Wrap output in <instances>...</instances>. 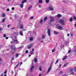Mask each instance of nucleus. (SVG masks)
I'll use <instances>...</instances> for the list:
<instances>
[{
	"label": "nucleus",
	"mask_w": 76,
	"mask_h": 76,
	"mask_svg": "<svg viewBox=\"0 0 76 76\" xmlns=\"http://www.w3.org/2000/svg\"><path fill=\"white\" fill-rule=\"evenodd\" d=\"M74 70H75V72H76V66L74 67Z\"/></svg>",
	"instance_id": "nucleus-51"
},
{
	"label": "nucleus",
	"mask_w": 76,
	"mask_h": 76,
	"mask_svg": "<svg viewBox=\"0 0 76 76\" xmlns=\"http://www.w3.org/2000/svg\"><path fill=\"white\" fill-rule=\"evenodd\" d=\"M40 23L41 24H42V20H41L40 21Z\"/></svg>",
	"instance_id": "nucleus-28"
},
{
	"label": "nucleus",
	"mask_w": 76,
	"mask_h": 76,
	"mask_svg": "<svg viewBox=\"0 0 76 76\" xmlns=\"http://www.w3.org/2000/svg\"><path fill=\"white\" fill-rule=\"evenodd\" d=\"M73 18L74 19V20H76V17L74 16Z\"/></svg>",
	"instance_id": "nucleus-32"
},
{
	"label": "nucleus",
	"mask_w": 76,
	"mask_h": 76,
	"mask_svg": "<svg viewBox=\"0 0 76 76\" xmlns=\"http://www.w3.org/2000/svg\"><path fill=\"white\" fill-rule=\"evenodd\" d=\"M30 54L32 55V54H34V53H33V52L31 51L30 52Z\"/></svg>",
	"instance_id": "nucleus-34"
},
{
	"label": "nucleus",
	"mask_w": 76,
	"mask_h": 76,
	"mask_svg": "<svg viewBox=\"0 0 76 76\" xmlns=\"http://www.w3.org/2000/svg\"><path fill=\"white\" fill-rule=\"evenodd\" d=\"M42 38L43 39H44V38H45V36H44V35H43L42 36Z\"/></svg>",
	"instance_id": "nucleus-35"
},
{
	"label": "nucleus",
	"mask_w": 76,
	"mask_h": 76,
	"mask_svg": "<svg viewBox=\"0 0 76 76\" xmlns=\"http://www.w3.org/2000/svg\"><path fill=\"white\" fill-rule=\"evenodd\" d=\"M22 62H21L20 63V65H22Z\"/></svg>",
	"instance_id": "nucleus-62"
},
{
	"label": "nucleus",
	"mask_w": 76,
	"mask_h": 76,
	"mask_svg": "<svg viewBox=\"0 0 76 76\" xmlns=\"http://www.w3.org/2000/svg\"><path fill=\"white\" fill-rule=\"evenodd\" d=\"M41 42H42V43H43V42H44V41H41Z\"/></svg>",
	"instance_id": "nucleus-61"
},
{
	"label": "nucleus",
	"mask_w": 76,
	"mask_h": 76,
	"mask_svg": "<svg viewBox=\"0 0 76 76\" xmlns=\"http://www.w3.org/2000/svg\"><path fill=\"white\" fill-rule=\"evenodd\" d=\"M61 67V64H60L58 66V68H60Z\"/></svg>",
	"instance_id": "nucleus-36"
},
{
	"label": "nucleus",
	"mask_w": 76,
	"mask_h": 76,
	"mask_svg": "<svg viewBox=\"0 0 76 76\" xmlns=\"http://www.w3.org/2000/svg\"><path fill=\"white\" fill-rule=\"evenodd\" d=\"M19 62H18V64L16 66H15L14 67L15 69V68H16V67H18V66L19 65Z\"/></svg>",
	"instance_id": "nucleus-24"
},
{
	"label": "nucleus",
	"mask_w": 76,
	"mask_h": 76,
	"mask_svg": "<svg viewBox=\"0 0 76 76\" xmlns=\"http://www.w3.org/2000/svg\"><path fill=\"white\" fill-rule=\"evenodd\" d=\"M55 49H54L53 50H52V53H54V51H55Z\"/></svg>",
	"instance_id": "nucleus-44"
},
{
	"label": "nucleus",
	"mask_w": 76,
	"mask_h": 76,
	"mask_svg": "<svg viewBox=\"0 0 76 76\" xmlns=\"http://www.w3.org/2000/svg\"><path fill=\"white\" fill-rule=\"evenodd\" d=\"M58 60L56 61V62L55 63V64H57V63H58Z\"/></svg>",
	"instance_id": "nucleus-42"
},
{
	"label": "nucleus",
	"mask_w": 76,
	"mask_h": 76,
	"mask_svg": "<svg viewBox=\"0 0 76 76\" xmlns=\"http://www.w3.org/2000/svg\"><path fill=\"white\" fill-rule=\"evenodd\" d=\"M73 21V19L72 18H71L69 19L70 22H72Z\"/></svg>",
	"instance_id": "nucleus-29"
},
{
	"label": "nucleus",
	"mask_w": 76,
	"mask_h": 76,
	"mask_svg": "<svg viewBox=\"0 0 76 76\" xmlns=\"http://www.w3.org/2000/svg\"><path fill=\"white\" fill-rule=\"evenodd\" d=\"M34 18V17H30V19H33Z\"/></svg>",
	"instance_id": "nucleus-39"
},
{
	"label": "nucleus",
	"mask_w": 76,
	"mask_h": 76,
	"mask_svg": "<svg viewBox=\"0 0 76 76\" xmlns=\"http://www.w3.org/2000/svg\"><path fill=\"white\" fill-rule=\"evenodd\" d=\"M6 73H7V71L6 70L4 72V74H6Z\"/></svg>",
	"instance_id": "nucleus-41"
},
{
	"label": "nucleus",
	"mask_w": 76,
	"mask_h": 76,
	"mask_svg": "<svg viewBox=\"0 0 76 76\" xmlns=\"http://www.w3.org/2000/svg\"><path fill=\"white\" fill-rule=\"evenodd\" d=\"M24 3V1L23 0L22 1V4H23V3Z\"/></svg>",
	"instance_id": "nucleus-53"
},
{
	"label": "nucleus",
	"mask_w": 76,
	"mask_h": 76,
	"mask_svg": "<svg viewBox=\"0 0 76 76\" xmlns=\"http://www.w3.org/2000/svg\"><path fill=\"white\" fill-rule=\"evenodd\" d=\"M65 44L66 45H67V42L65 41Z\"/></svg>",
	"instance_id": "nucleus-52"
},
{
	"label": "nucleus",
	"mask_w": 76,
	"mask_h": 76,
	"mask_svg": "<svg viewBox=\"0 0 76 76\" xmlns=\"http://www.w3.org/2000/svg\"><path fill=\"white\" fill-rule=\"evenodd\" d=\"M59 22H60V23L62 25H64V21L63 20H60L59 21Z\"/></svg>",
	"instance_id": "nucleus-2"
},
{
	"label": "nucleus",
	"mask_w": 76,
	"mask_h": 76,
	"mask_svg": "<svg viewBox=\"0 0 76 76\" xmlns=\"http://www.w3.org/2000/svg\"><path fill=\"white\" fill-rule=\"evenodd\" d=\"M70 72H72V71H73V68H71L70 69H69Z\"/></svg>",
	"instance_id": "nucleus-22"
},
{
	"label": "nucleus",
	"mask_w": 76,
	"mask_h": 76,
	"mask_svg": "<svg viewBox=\"0 0 76 76\" xmlns=\"http://www.w3.org/2000/svg\"><path fill=\"white\" fill-rule=\"evenodd\" d=\"M30 41H32L33 40V37H31L30 38Z\"/></svg>",
	"instance_id": "nucleus-27"
},
{
	"label": "nucleus",
	"mask_w": 76,
	"mask_h": 76,
	"mask_svg": "<svg viewBox=\"0 0 76 76\" xmlns=\"http://www.w3.org/2000/svg\"><path fill=\"white\" fill-rule=\"evenodd\" d=\"M23 1H24V2L25 3H26V2H27V1H26V0H23Z\"/></svg>",
	"instance_id": "nucleus-47"
},
{
	"label": "nucleus",
	"mask_w": 76,
	"mask_h": 76,
	"mask_svg": "<svg viewBox=\"0 0 76 76\" xmlns=\"http://www.w3.org/2000/svg\"><path fill=\"white\" fill-rule=\"evenodd\" d=\"M46 10H47V11H48L49 10H49V8H47L46 9Z\"/></svg>",
	"instance_id": "nucleus-43"
},
{
	"label": "nucleus",
	"mask_w": 76,
	"mask_h": 76,
	"mask_svg": "<svg viewBox=\"0 0 76 76\" xmlns=\"http://www.w3.org/2000/svg\"><path fill=\"white\" fill-rule=\"evenodd\" d=\"M39 3H42V0H39Z\"/></svg>",
	"instance_id": "nucleus-21"
},
{
	"label": "nucleus",
	"mask_w": 76,
	"mask_h": 76,
	"mask_svg": "<svg viewBox=\"0 0 76 76\" xmlns=\"http://www.w3.org/2000/svg\"><path fill=\"white\" fill-rule=\"evenodd\" d=\"M34 62L35 63H37V58H34Z\"/></svg>",
	"instance_id": "nucleus-16"
},
{
	"label": "nucleus",
	"mask_w": 76,
	"mask_h": 76,
	"mask_svg": "<svg viewBox=\"0 0 76 76\" xmlns=\"http://www.w3.org/2000/svg\"><path fill=\"white\" fill-rule=\"evenodd\" d=\"M26 53H28V50H26Z\"/></svg>",
	"instance_id": "nucleus-49"
},
{
	"label": "nucleus",
	"mask_w": 76,
	"mask_h": 76,
	"mask_svg": "<svg viewBox=\"0 0 76 76\" xmlns=\"http://www.w3.org/2000/svg\"><path fill=\"white\" fill-rule=\"evenodd\" d=\"M49 9L50 11L52 10L53 11L54 10V9H53V7L50 6L49 7Z\"/></svg>",
	"instance_id": "nucleus-8"
},
{
	"label": "nucleus",
	"mask_w": 76,
	"mask_h": 76,
	"mask_svg": "<svg viewBox=\"0 0 76 76\" xmlns=\"http://www.w3.org/2000/svg\"><path fill=\"white\" fill-rule=\"evenodd\" d=\"M60 73L61 75V74L63 73V72L62 71H61L60 72Z\"/></svg>",
	"instance_id": "nucleus-38"
},
{
	"label": "nucleus",
	"mask_w": 76,
	"mask_h": 76,
	"mask_svg": "<svg viewBox=\"0 0 76 76\" xmlns=\"http://www.w3.org/2000/svg\"><path fill=\"white\" fill-rule=\"evenodd\" d=\"M68 64H65L64 65V67H67V66Z\"/></svg>",
	"instance_id": "nucleus-20"
},
{
	"label": "nucleus",
	"mask_w": 76,
	"mask_h": 76,
	"mask_svg": "<svg viewBox=\"0 0 76 76\" xmlns=\"http://www.w3.org/2000/svg\"><path fill=\"white\" fill-rule=\"evenodd\" d=\"M14 9H15V8L12 7V10H14Z\"/></svg>",
	"instance_id": "nucleus-54"
},
{
	"label": "nucleus",
	"mask_w": 76,
	"mask_h": 76,
	"mask_svg": "<svg viewBox=\"0 0 76 76\" xmlns=\"http://www.w3.org/2000/svg\"><path fill=\"white\" fill-rule=\"evenodd\" d=\"M6 39H8V37H6Z\"/></svg>",
	"instance_id": "nucleus-60"
},
{
	"label": "nucleus",
	"mask_w": 76,
	"mask_h": 76,
	"mask_svg": "<svg viewBox=\"0 0 76 76\" xmlns=\"http://www.w3.org/2000/svg\"><path fill=\"white\" fill-rule=\"evenodd\" d=\"M23 24H22L20 25V29H22L23 28Z\"/></svg>",
	"instance_id": "nucleus-9"
},
{
	"label": "nucleus",
	"mask_w": 76,
	"mask_h": 76,
	"mask_svg": "<svg viewBox=\"0 0 76 76\" xmlns=\"http://www.w3.org/2000/svg\"><path fill=\"white\" fill-rule=\"evenodd\" d=\"M47 17H46L44 19V21H46V20H47Z\"/></svg>",
	"instance_id": "nucleus-30"
},
{
	"label": "nucleus",
	"mask_w": 76,
	"mask_h": 76,
	"mask_svg": "<svg viewBox=\"0 0 76 76\" xmlns=\"http://www.w3.org/2000/svg\"><path fill=\"white\" fill-rule=\"evenodd\" d=\"M49 1H50V0H46V3H49Z\"/></svg>",
	"instance_id": "nucleus-25"
},
{
	"label": "nucleus",
	"mask_w": 76,
	"mask_h": 76,
	"mask_svg": "<svg viewBox=\"0 0 76 76\" xmlns=\"http://www.w3.org/2000/svg\"><path fill=\"white\" fill-rule=\"evenodd\" d=\"M32 52H33V51H34V48H32V51H31Z\"/></svg>",
	"instance_id": "nucleus-50"
},
{
	"label": "nucleus",
	"mask_w": 76,
	"mask_h": 76,
	"mask_svg": "<svg viewBox=\"0 0 76 76\" xmlns=\"http://www.w3.org/2000/svg\"><path fill=\"white\" fill-rule=\"evenodd\" d=\"M18 56H19V54H18V53L16 54V57H17Z\"/></svg>",
	"instance_id": "nucleus-40"
},
{
	"label": "nucleus",
	"mask_w": 76,
	"mask_h": 76,
	"mask_svg": "<svg viewBox=\"0 0 76 76\" xmlns=\"http://www.w3.org/2000/svg\"><path fill=\"white\" fill-rule=\"evenodd\" d=\"M71 74H72V75H74V73H73V72H72L71 73Z\"/></svg>",
	"instance_id": "nucleus-57"
},
{
	"label": "nucleus",
	"mask_w": 76,
	"mask_h": 76,
	"mask_svg": "<svg viewBox=\"0 0 76 76\" xmlns=\"http://www.w3.org/2000/svg\"><path fill=\"white\" fill-rule=\"evenodd\" d=\"M57 16L58 18H60L61 17V15L60 14H58L57 15Z\"/></svg>",
	"instance_id": "nucleus-15"
},
{
	"label": "nucleus",
	"mask_w": 76,
	"mask_h": 76,
	"mask_svg": "<svg viewBox=\"0 0 76 76\" xmlns=\"http://www.w3.org/2000/svg\"><path fill=\"white\" fill-rule=\"evenodd\" d=\"M19 34L20 35H21V36H23V33L22 30H20V31Z\"/></svg>",
	"instance_id": "nucleus-10"
},
{
	"label": "nucleus",
	"mask_w": 76,
	"mask_h": 76,
	"mask_svg": "<svg viewBox=\"0 0 76 76\" xmlns=\"http://www.w3.org/2000/svg\"><path fill=\"white\" fill-rule=\"evenodd\" d=\"M11 73L12 75H13V71H11Z\"/></svg>",
	"instance_id": "nucleus-45"
},
{
	"label": "nucleus",
	"mask_w": 76,
	"mask_h": 76,
	"mask_svg": "<svg viewBox=\"0 0 76 76\" xmlns=\"http://www.w3.org/2000/svg\"><path fill=\"white\" fill-rule=\"evenodd\" d=\"M48 36H50L51 34V30L50 29L48 30Z\"/></svg>",
	"instance_id": "nucleus-7"
},
{
	"label": "nucleus",
	"mask_w": 76,
	"mask_h": 76,
	"mask_svg": "<svg viewBox=\"0 0 76 76\" xmlns=\"http://www.w3.org/2000/svg\"><path fill=\"white\" fill-rule=\"evenodd\" d=\"M62 2H63V3H66V1H62Z\"/></svg>",
	"instance_id": "nucleus-59"
},
{
	"label": "nucleus",
	"mask_w": 76,
	"mask_h": 76,
	"mask_svg": "<svg viewBox=\"0 0 76 76\" xmlns=\"http://www.w3.org/2000/svg\"><path fill=\"white\" fill-rule=\"evenodd\" d=\"M59 33L58 32H57L56 31H54V34L55 35H57V34H58Z\"/></svg>",
	"instance_id": "nucleus-14"
},
{
	"label": "nucleus",
	"mask_w": 76,
	"mask_h": 76,
	"mask_svg": "<svg viewBox=\"0 0 76 76\" xmlns=\"http://www.w3.org/2000/svg\"><path fill=\"white\" fill-rule=\"evenodd\" d=\"M9 10H10L9 8L7 9L6 10L7 12H9Z\"/></svg>",
	"instance_id": "nucleus-37"
},
{
	"label": "nucleus",
	"mask_w": 76,
	"mask_h": 76,
	"mask_svg": "<svg viewBox=\"0 0 76 76\" xmlns=\"http://www.w3.org/2000/svg\"><path fill=\"white\" fill-rule=\"evenodd\" d=\"M66 58H67V56H65V57L63 59V61H64V60H66Z\"/></svg>",
	"instance_id": "nucleus-17"
},
{
	"label": "nucleus",
	"mask_w": 76,
	"mask_h": 76,
	"mask_svg": "<svg viewBox=\"0 0 76 76\" xmlns=\"http://www.w3.org/2000/svg\"><path fill=\"white\" fill-rule=\"evenodd\" d=\"M9 27H10V25H8L7 26V28H9Z\"/></svg>",
	"instance_id": "nucleus-55"
},
{
	"label": "nucleus",
	"mask_w": 76,
	"mask_h": 76,
	"mask_svg": "<svg viewBox=\"0 0 76 76\" xmlns=\"http://www.w3.org/2000/svg\"><path fill=\"white\" fill-rule=\"evenodd\" d=\"M20 7L21 8H22L23 7V4H20Z\"/></svg>",
	"instance_id": "nucleus-26"
},
{
	"label": "nucleus",
	"mask_w": 76,
	"mask_h": 76,
	"mask_svg": "<svg viewBox=\"0 0 76 76\" xmlns=\"http://www.w3.org/2000/svg\"><path fill=\"white\" fill-rule=\"evenodd\" d=\"M50 22H54V17H51L50 18Z\"/></svg>",
	"instance_id": "nucleus-5"
},
{
	"label": "nucleus",
	"mask_w": 76,
	"mask_h": 76,
	"mask_svg": "<svg viewBox=\"0 0 76 76\" xmlns=\"http://www.w3.org/2000/svg\"><path fill=\"white\" fill-rule=\"evenodd\" d=\"M39 76H41V74H39Z\"/></svg>",
	"instance_id": "nucleus-64"
},
{
	"label": "nucleus",
	"mask_w": 76,
	"mask_h": 76,
	"mask_svg": "<svg viewBox=\"0 0 76 76\" xmlns=\"http://www.w3.org/2000/svg\"><path fill=\"white\" fill-rule=\"evenodd\" d=\"M6 36V35L5 34H4L3 36V37H5Z\"/></svg>",
	"instance_id": "nucleus-46"
},
{
	"label": "nucleus",
	"mask_w": 76,
	"mask_h": 76,
	"mask_svg": "<svg viewBox=\"0 0 76 76\" xmlns=\"http://www.w3.org/2000/svg\"><path fill=\"white\" fill-rule=\"evenodd\" d=\"M23 46H22L21 47H19L18 48H15V46H11V49L12 50H14V51H15V50H16V49H17L18 50H19V49H21V48H23Z\"/></svg>",
	"instance_id": "nucleus-1"
},
{
	"label": "nucleus",
	"mask_w": 76,
	"mask_h": 76,
	"mask_svg": "<svg viewBox=\"0 0 76 76\" xmlns=\"http://www.w3.org/2000/svg\"><path fill=\"white\" fill-rule=\"evenodd\" d=\"M13 42L15 43V44H17L19 43V42L18 41L17 39H14L13 41Z\"/></svg>",
	"instance_id": "nucleus-6"
},
{
	"label": "nucleus",
	"mask_w": 76,
	"mask_h": 76,
	"mask_svg": "<svg viewBox=\"0 0 76 76\" xmlns=\"http://www.w3.org/2000/svg\"><path fill=\"white\" fill-rule=\"evenodd\" d=\"M31 47H32V44H30L28 46L27 48H28V49H30V48H31Z\"/></svg>",
	"instance_id": "nucleus-11"
},
{
	"label": "nucleus",
	"mask_w": 76,
	"mask_h": 76,
	"mask_svg": "<svg viewBox=\"0 0 76 76\" xmlns=\"http://www.w3.org/2000/svg\"><path fill=\"white\" fill-rule=\"evenodd\" d=\"M39 69L40 71H41V70H42V67H41V66H39Z\"/></svg>",
	"instance_id": "nucleus-18"
},
{
	"label": "nucleus",
	"mask_w": 76,
	"mask_h": 76,
	"mask_svg": "<svg viewBox=\"0 0 76 76\" xmlns=\"http://www.w3.org/2000/svg\"><path fill=\"white\" fill-rule=\"evenodd\" d=\"M70 51H71L70 50H69L68 51V53H70Z\"/></svg>",
	"instance_id": "nucleus-56"
},
{
	"label": "nucleus",
	"mask_w": 76,
	"mask_h": 76,
	"mask_svg": "<svg viewBox=\"0 0 76 76\" xmlns=\"http://www.w3.org/2000/svg\"><path fill=\"white\" fill-rule=\"evenodd\" d=\"M34 66H33L31 67L30 69V70H31V72H32V70H33V69H34Z\"/></svg>",
	"instance_id": "nucleus-13"
},
{
	"label": "nucleus",
	"mask_w": 76,
	"mask_h": 76,
	"mask_svg": "<svg viewBox=\"0 0 76 76\" xmlns=\"http://www.w3.org/2000/svg\"><path fill=\"white\" fill-rule=\"evenodd\" d=\"M6 17V15L4 13H3L2 14V17H3V18H4V17Z\"/></svg>",
	"instance_id": "nucleus-23"
},
{
	"label": "nucleus",
	"mask_w": 76,
	"mask_h": 76,
	"mask_svg": "<svg viewBox=\"0 0 76 76\" xmlns=\"http://www.w3.org/2000/svg\"><path fill=\"white\" fill-rule=\"evenodd\" d=\"M52 64H53V62L51 63V64L50 66V67L48 69V72H47V73H48L50 71V70H51V69L52 68Z\"/></svg>",
	"instance_id": "nucleus-3"
},
{
	"label": "nucleus",
	"mask_w": 76,
	"mask_h": 76,
	"mask_svg": "<svg viewBox=\"0 0 76 76\" xmlns=\"http://www.w3.org/2000/svg\"><path fill=\"white\" fill-rule=\"evenodd\" d=\"M14 35H18L19 33L18 32H14L13 33Z\"/></svg>",
	"instance_id": "nucleus-12"
},
{
	"label": "nucleus",
	"mask_w": 76,
	"mask_h": 76,
	"mask_svg": "<svg viewBox=\"0 0 76 76\" xmlns=\"http://www.w3.org/2000/svg\"><path fill=\"white\" fill-rule=\"evenodd\" d=\"M32 6H30L29 7H28V11L29 10H30V9H31V8H32Z\"/></svg>",
	"instance_id": "nucleus-19"
},
{
	"label": "nucleus",
	"mask_w": 76,
	"mask_h": 76,
	"mask_svg": "<svg viewBox=\"0 0 76 76\" xmlns=\"http://www.w3.org/2000/svg\"><path fill=\"white\" fill-rule=\"evenodd\" d=\"M14 58H15V56H13V57L12 58V60H14Z\"/></svg>",
	"instance_id": "nucleus-33"
},
{
	"label": "nucleus",
	"mask_w": 76,
	"mask_h": 76,
	"mask_svg": "<svg viewBox=\"0 0 76 76\" xmlns=\"http://www.w3.org/2000/svg\"><path fill=\"white\" fill-rule=\"evenodd\" d=\"M15 27H13V28H11V29L12 30H13V29H15Z\"/></svg>",
	"instance_id": "nucleus-48"
},
{
	"label": "nucleus",
	"mask_w": 76,
	"mask_h": 76,
	"mask_svg": "<svg viewBox=\"0 0 76 76\" xmlns=\"http://www.w3.org/2000/svg\"><path fill=\"white\" fill-rule=\"evenodd\" d=\"M71 36H73V34L72 33H71Z\"/></svg>",
	"instance_id": "nucleus-58"
},
{
	"label": "nucleus",
	"mask_w": 76,
	"mask_h": 76,
	"mask_svg": "<svg viewBox=\"0 0 76 76\" xmlns=\"http://www.w3.org/2000/svg\"><path fill=\"white\" fill-rule=\"evenodd\" d=\"M74 51L75 52V53H76V50H74Z\"/></svg>",
	"instance_id": "nucleus-63"
},
{
	"label": "nucleus",
	"mask_w": 76,
	"mask_h": 76,
	"mask_svg": "<svg viewBox=\"0 0 76 76\" xmlns=\"http://www.w3.org/2000/svg\"><path fill=\"white\" fill-rule=\"evenodd\" d=\"M5 19H5V18L3 19V20H2V22H3V23L4 22V21H5Z\"/></svg>",
	"instance_id": "nucleus-31"
},
{
	"label": "nucleus",
	"mask_w": 76,
	"mask_h": 76,
	"mask_svg": "<svg viewBox=\"0 0 76 76\" xmlns=\"http://www.w3.org/2000/svg\"><path fill=\"white\" fill-rule=\"evenodd\" d=\"M57 29H59V30H62L63 29V27L57 25L56 26Z\"/></svg>",
	"instance_id": "nucleus-4"
}]
</instances>
